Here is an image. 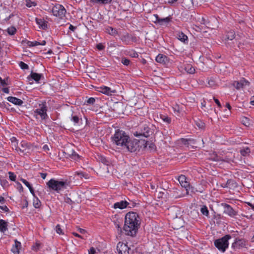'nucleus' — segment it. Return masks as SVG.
I'll list each match as a JSON object with an SVG mask.
<instances>
[{"instance_id":"1","label":"nucleus","mask_w":254,"mask_h":254,"mask_svg":"<svg viewBox=\"0 0 254 254\" xmlns=\"http://www.w3.org/2000/svg\"><path fill=\"white\" fill-rule=\"evenodd\" d=\"M140 225L138 215L134 212H129L125 216L124 230L127 235L133 236L137 232Z\"/></svg>"},{"instance_id":"2","label":"nucleus","mask_w":254,"mask_h":254,"mask_svg":"<svg viewBox=\"0 0 254 254\" xmlns=\"http://www.w3.org/2000/svg\"><path fill=\"white\" fill-rule=\"evenodd\" d=\"M48 188L57 193L67 189L69 182L66 180L51 179L46 183Z\"/></svg>"},{"instance_id":"3","label":"nucleus","mask_w":254,"mask_h":254,"mask_svg":"<svg viewBox=\"0 0 254 254\" xmlns=\"http://www.w3.org/2000/svg\"><path fill=\"white\" fill-rule=\"evenodd\" d=\"M147 142L144 139H129L124 146L130 152L139 151L141 149L147 147Z\"/></svg>"},{"instance_id":"4","label":"nucleus","mask_w":254,"mask_h":254,"mask_svg":"<svg viewBox=\"0 0 254 254\" xmlns=\"http://www.w3.org/2000/svg\"><path fill=\"white\" fill-rule=\"evenodd\" d=\"M129 139V136L124 131L120 129L116 130L112 137L113 143L121 147H124Z\"/></svg>"},{"instance_id":"5","label":"nucleus","mask_w":254,"mask_h":254,"mask_svg":"<svg viewBox=\"0 0 254 254\" xmlns=\"http://www.w3.org/2000/svg\"><path fill=\"white\" fill-rule=\"evenodd\" d=\"M231 238V235H226L221 238L215 240L214 241V245L220 252L224 253L228 248L229 240Z\"/></svg>"},{"instance_id":"6","label":"nucleus","mask_w":254,"mask_h":254,"mask_svg":"<svg viewBox=\"0 0 254 254\" xmlns=\"http://www.w3.org/2000/svg\"><path fill=\"white\" fill-rule=\"evenodd\" d=\"M49 12H52L53 15L60 19H63L65 16L66 10L64 7L60 4L56 3L53 6L52 8H49L47 10Z\"/></svg>"},{"instance_id":"7","label":"nucleus","mask_w":254,"mask_h":254,"mask_svg":"<svg viewBox=\"0 0 254 254\" xmlns=\"http://www.w3.org/2000/svg\"><path fill=\"white\" fill-rule=\"evenodd\" d=\"M47 106L45 101L42 102L39 104V108L34 111V117L38 119V115H39L42 120H45L48 118L47 113Z\"/></svg>"},{"instance_id":"8","label":"nucleus","mask_w":254,"mask_h":254,"mask_svg":"<svg viewBox=\"0 0 254 254\" xmlns=\"http://www.w3.org/2000/svg\"><path fill=\"white\" fill-rule=\"evenodd\" d=\"M178 180L181 186L185 189L186 194H189L190 191H191L193 193L195 192L196 190H194V188L190 186V184L187 181V178L185 175H181L179 176Z\"/></svg>"},{"instance_id":"9","label":"nucleus","mask_w":254,"mask_h":254,"mask_svg":"<svg viewBox=\"0 0 254 254\" xmlns=\"http://www.w3.org/2000/svg\"><path fill=\"white\" fill-rule=\"evenodd\" d=\"M122 41L126 45H129L131 43L137 42V38L134 35L126 33L122 35L120 38Z\"/></svg>"},{"instance_id":"10","label":"nucleus","mask_w":254,"mask_h":254,"mask_svg":"<svg viewBox=\"0 0 254 254\" xmlns=\"http://www.w3.org/2000/svg\"><path fill=\"white\" fill-rule=\"evenodd\" d=\"M247 242L244 239L236 238L232 244V248L235 250H238L244 248H246Z\"/></svg>"},{"instance_id":"11","label":"nucleus","mask_w":254,"mask_h":254,"mask_svg":"<svg viewBox=\"0 0 254 254\" xmlns=\"http://www.w3.org/2000/svg\"><path fill=\"white\" fill-rule=\"evenodd\" d=\"M151 133V131L150 128L146 126H143L140 131H137L134 133V136L140 137L143 136L145 137H148L150 136Z\"/></svg>"},{"instance_id":"12","label":"nucleus","mask_w":254,"mask_h":254,"mask_svg":"<svg viewBox=\"0 0 254 254\" xmlns=\"http://www.w3.org/2000/svg\"><path fill=\"white\" fill-rule=\"evenodd\" d=\"M250 82L245 78H242L239 81H234L232 85L236 89L240 90L243 88L245 86L249 85Z\"/></svg>"},{"instance_id":"13","label":"nucleus","mask_w":254,"mask_h":254,"mask_svg":"<svg viewBox=\"0 0 254 254\" xmlns=\"http://www.w3.org/2000/svg\"><path fill=\"white\" fill-rule=\"evenodd\" d=\"M221 205L224 208V213L232 217L237 215V212L229 204L222 203Z\"/></svg>"},{"instance_id":"14","label":"nucleus","mask_w":254,"mask_h":254,"mask_svg":"<svg viewBox=\"0 0 254 254\" xmlns=\"http://www.w3.org/2000/svg\"><path fill=\"white\" fill-rule=\"evenodd\" d=\"M27 79L29 81L32 79L34 80L36 83H40V81L41 80H43L44 79V76L42 73H38L31 71L30 75L28 76Z\"/></svg>"},{"instance_id":"15","label":"nucleus","mask_w":254,"mask_h":254,"mask_svg":"<svg viewBox=\"0 0 254 254\" xmlns=\"http://www.w3.org/2000/svg\"><path fill=\"white\" fill-rule=\"evenodd\" d=\"M97 91L108 96L112 95L116 93V90H112L111 88L104 85L98 87Z\"/></svg>"},{"instance_id":"16","label":"nucleus","mask_w":254,"mask_h":254,"mask_svg":"<svg viewBox=\"0 0 254 254\" xmlns=\"http://www.w3.org/2000/svg\"><path fill=\"white\" fill-rule=\"evenodd\" d=\"M170 17H167L164 18H160L157 14H154L153 15L152 21L155 23H158L162 25L164 23H168L171 21Z\"/></svg>"},{"instance_id":"17","label":"nucleus","mask_w":254,"mask_h":254,"mask_svg":"<svg viewBox=\"0 0 254 254\" xmlns=\"http://www.w3.org/2000/svg\"><path fill=\"white\" fill-rule=\"evenodd\" d=\"M128 250L129 248L126 244L119 243L117 245V251L119 254H127Z\"/></svg>"},{"instance_id":"18","label":"nucleus","mask_w":254,"mask_h":254,"mask_svg":"<svg viewBox=\"0 0 254 254\" xmlns=\"http://www.w3.org/2000/svg\"><path fill=\"white\" fill-rule=\"evenodd\" d=\"M182 191L183 190H181L178 189H173V190L171 191V195H172V197L175 199L184 197L187 194L186 192L185 193H183Z\"/></svg>"},{"instance_id":"19","label":"nucleus","mask_w":254,"mask_h":254,"mask_svg":"<svg viewBox=\"0 0 254 254\" xmlns=\"http://www.w3.org/2000/svg\"><path fill=\"white\" fill-rule=\"evenodd\" d=\"M129 204V203L126 200H122L119 202H117L114 203L113 208L114 209H123L126 208L127 205Z\"/></svg>"},{"instance_id":"20","label":"nucleus","mask_w":254,"mask_h":254,"mask_svg":"<svg viewBox=\"0 0 254 254\" xmlns=\"http://www.w3.org/2000/svg\"><path fill=\"white\" fill-rule=\"evenodd\" d=\"M7 100L15 105L21 106L23 102L22 100L13 96H9L6 98Z\"/></svg>"},{"instance_id":"21","label":"nucleus","mask_w":254,"mask_h":254,"mask_svg":"<svg viewBox=\"0 0 254 254\" xmlns=\"http://www.w3.org/2000/svg\"><path fill=\"white\" fill-rule=\"evenodd\" d=\"M155 60L157 63L166 64L168 62V58L165 55L159 54L156 56Z\"/></svg>"},{"instance_id":"22","label":"nucleus","mask_w":254,"mask_h":254,"mask_svg":"<svg viewBox=\"0 0 254 254\" xmlns=\"http://www.w3.org/2000/svg\"><path fill=\"white\" fill-rule=\"evenodd\" d=\"M26 44L28 47H32L37 46L39 45L44 46L46 44V42L45 40H43L41 42H39L37 41H27Z\"/></svg>"},{"instance_id":"23","label":"nucleus","mask_w":254,"mask_h":254,"mask_svg":"<svg viewBox=\"0 0 254 254\" xmlns=\"http://www.w3.org/2000/svg\"><path fill=\"white\" fill-rule=\"evenodd\" d=\"M196 22L198 24L203 25L206 27H208L209 26V21L208 19H206L203 16H198L196 18Z\"/></svg>"},{"instance_id":"24","label":"nucleus","mask_w":254,"mask_h":254,"mask_svg":"<svg viewBox=\"0 0 254 254\" xmlns=\"http://www.w3.org/2000/svg\"><path fill=\"white\" fill-rule=\"evenodd\" d=\"M35 21L40 28H42V29H46L47 28V22L44 19L36 18Z\"/></svg>"},{"instance_id":"25","label":"nucleus","mask_w":254,"mask_h":254,"mask_svg":"<svg viewBox=\"0 0 254 254\" xmlns=\"http://www.w3.org/2000/svg\"><path fill=\"white\" fill-rule=\"evenodd\" d=\"M105 30L106 33L114 37L118 34L116 29L109 26H106L105 28Z\"/></svg>"},{"instance_id":"26","label":"nucleus","mask_w":254,"mask_h":254,"mask_svg":"<svg viewBox=\"0 0 254 254\" xmlns=\"http://www.w3.org/2000/svg\"><path fill=\"white\" fill-rule=\"evenodd\" d=\"M177 37L180 41L184 43L188 42V36L182 32H178L177 34Z\"/></svg>"},{"instance_id":"27","label":"nucleus","mask_w":254,"mask_h":254,"mask_svg":"<svg viewBox=\"0 0 254 254\" xmlns=\"http://www.w3.org/2000/svg\"><path fill=\"white\" fill-rule=\"evenodd\" d=\"M8 223L3 219H0V231L4 233L8 230Z\"/></svg>"},{"instance_id":"28","label":"nucleus","mask_w":254,"mask_h":254,"mask_svg":"<svg viewBox=\"0 0 254 254\" xmlns=\"http://www.w3.org/2000/svg\"><path fill=\"white\" fill-rule=\"evenodd\" d=\"M227 188L234 189L237 187V183L233 180L228 179L226 182Z\"/></svg>"},{"instance_id":"29","label":"nucleus","mask_w":254,"mask_h":254,"mask_svg":"<svg viewBox=\"0 0 254 254\" xmlns=\"http://www.w3.org/2000/svg\"><path fill=\"white\" fill-rule=\"evenodd\" d=\"M235 37V33L233 30H230L228 32L226 36L224 37L223 40H232Z\"/></svg>"},{"instance_id":"30","label":"nucleus","mask_w":254,"mask_h":254,"mask_svg":"<svg viewBox=\"0 0 254 254\" xmlns=\"http://www.w3.org/2000/svg\"><path fill=\"white\" fill-rule=\"evenodd\" d=\"M69 157L75 161L78 160L80 156L78 155L74 150H72L70 151V153L68 154Z\"/></svg>"},{"instance_id":"31","label":"nucleus","mask_w":254,"mask_h":254,"mask_svg":"<svg viewBox=\"0 0 254 254\" xmlns=\"http://www.w3.org/2000/svg\"><path fill=\"white\" fill-rule=\"evenodd\" d=\"M195 126H196L199 129H204L205 127V124L201 120L197 119L194 120Z\"/></svg>"},{"instance_id":"32","label":"nucleus","mask_w":254,"mask_h":254,"mask_svg":"<svg viewBox=\"0 0 254 254\" xmlns=\"http://www.w3.org/2000/svg\"><path fill=\"white\" fill-rule=\"evenodd\" d=\"M240 152L242 156H247L250 153L251 150L249 147H244L241 149Z\"/></svg>"},{"instance_id":"33","label":"nucleus","mask_w":254,"mask_h":254,"mask_svg":"<svg viewBox=\"0 0 254 254\" xmlns=\"http://www.w3.org/2000/svg\"><path fill=\"white\" fill-rule=\"evenodd\" d=\"M185 70L189 73L193 74L195 72L194 68L190 64H187L185 66Z\"/></svg>"},{"instance_id":"34","label":"nucleus","mask_w":254,"mask_h":254,"mask_svg":"<svg viewBox=\"0 0 254 254\" xmlns=\"http://www.w3.org/2000/svg\"><path fill=\"white\" fill-rule=\"evenodd\" d=\"M33 205L35 208H39L41 206V202L37 196L33 199Z\"/></svg>"},{"instance_id":"35","label":"nucleus","mask_w":254,"mask_h":254,"mask_svg":"<svg viewBox=\"0 0 254 254\" xmlns=\"http://www.w3.org/2000/svg\"><path fill=\"white\" fill-rule=\"evenodd\" d=\"M160 119L165 123L170 124L171 122V118L166 115L161 114L160 115Z\"/></svg>"},{"instance_id":"36","label":"nucleus","mask_w":254,"mask_h":254,"mask_svg":"<svg viewBox=\"0 0 254 254\" xmlns=\"http://www.w3.org/2000/svg\"><path fill=\"white\" fill-rule=\"evenodd\" d=\"M21 147L24 149H30L31 148V144L30 143H28L25 140H22L20 143Z\"/></svg>"},{"instance_id":"37","label":"nucleus","mask_w":254,"mask_h":254,"mask_svg":"<svg viewBox=\"0 0 254 254\" xmlns=\"http://www.w3.org/2000/svg\"><path fill=\"white\" fill-rule=\"evenodd\" d=\"M112 0H91V2L94 3L107 4L110 3Z\"/></svg>"},{"instance_id":"38","label":"nucleus","mask_w":254,"mask_h":254,"mask_svg":"<svg viewBox=\"0 0 254 254\" xmlns=\"http://www.w3.org/2000/svg\"><path fill=\"white\" fill-rule=\"evenodd\" d=\"M6 31L9 35H14L16 33L17 30L15 27L11 26L7 29Z\"/></svg>"},{"instance_id":"39","label":"nucleus","mask_w":254,"mask_h":254,"mask_svg":"<svg viewBox=\"0 0 254 254\" xmlns=\"http://www.w3.org/2000/svg\"><path fill=\"white\" fill-rule=\"evenodd\" d=\"M98 160L99 161H100L105 165H108L109 164V161L107 159V158L105 157L102 155H98Z\"/></svg>"},{"instance_id":"40","label":"nucleus","mask_w":254,"mask_h":254,"mask_svg":"<svg viewBox=\"0 0 254 254\" xmlns=\"http://www.w3.org/2000/svg\"><path fill=\"white\" fill-rule=\"evenodd\" d=\"M173 109L175 114L177 115H179L182 110L181 108L178 104H175L173 106Z\"/></svg>"},{"instance_id":"41","label":"nucleus","mask_w":254,"mask_h":254,"mask_svg":"<svg viewBox=\"0 0 254 254\" xmlns=\"http://www.w3.org/2000/svg\"><path fill=\"white\" fill-rule=\"evenodd\" d=\"M71 121L73 122L74 123V125H78L80 120L79 117L77 115H72L71 119Z\"/></svg>"},{"instance_id":"42","label":"nucleus","mask_w":254,"mask_h":254,"mask_svg":"<svg viewBox=\"0 0 254 254\" xmlns=\"http://www.w3.org/2000/svg\"><path fill=\"white\" fill-rule=\"evenodd\" d=\"M75 174L78 176H79L80 178H84L85 179H87L89 178L88 174H87L85 173H84L83 172H81V171H80V172L77 171L75 172Z\"/></svg>"},{"instance_id":"43","label":"nucleus","mask_w":254,"mask_h":254,"mask_svg":"<svg viewBox=\"0 0 254 254\" xmlns=\"http://www.w3.org/2000/svg\"><path fill=\"white\" fill-rule=\"evenodd\" d=\"M200 212L203 215L205 216H207L209 215V211L207 207L205 205H203L200 208Z\"/></svg>"},{"instance_id":"44","label":"nucleus","mask_w":254,"mask_h":254,"mask_svg":"<svg viewBox=\"0 0 254 254\" xmlns=\"http://www.w3.org/2000/svg\"><path fill=\"white\" fill-rule=\"evenodd\" d=\"M36 2L32 1L30 0H26V5L28 7H31L32 6H35L36 5Z\"/></svg>"},{"instance_id":"45","label":"nucleus","mask_w":254,"mask_h":254,"mask_svg":"<svg viewBox=\"0 0 254 254\" xmlns=\"http://www.w3.org/2000/svg\"><path fill=\"white\" fill-rule=\"evenodd\" d=\"M242 124L245 126L248 127L250 125V122L249 119L246 117H244L242 119L241 121Z\"/></svg>"},{"instance_id":"46","label":"nucleus","mask_w":254,"mask_h":254,"mask_svg":"<svg viewBox=\"0 0 254 254\" xmlns=\"http://www.w3.org/2000/svg\"><path fill=\"white\" fill-rule=\"evenodd\" d=\"M0 184L3 187V188H6L7 187L9 186V184H8V181L5 180V179H0Z\"/></svg>"},{"instance_id":"47","label":"nucleus","mask_w":254,"mask_h":254,"mask_svg":"<svg viewBox=\"0 0 254 254\" xmlns=\"http://www.w3.org/2000/svg\"><path fill=\"white\" fill-rule=\"evenodd\" d=\"M55 230L56 232L60 235L64 234L63 230L62 229L61 225L60 224L57 225V226H56Z\"/></svg>"},{"instance_id":"48","label":"nucleus","mask_w":254,"mask_h":254,"mask_svg":"<svg viewBox=\"0 0 254 254\" xmlns=\"http://www.w3.org/2000/svg\"><path fill=\"white\" fill-rule=\"evenodd\" d=\"M8 81V78L2 79L0 77V83L2 86H5L8 85L7 81Z\"/></svg>"},{"instance_id":"49","label":"nucleus","mask_w":254,"mask_h":254,"mask_svg":"<svg viewBox=\"0 0 254 254\" xmlns=\"http://www.w3.org/2000/svg\"><path fill=\"white\" fill-rule=\"evenodd\" d=\"M9 178L12 181H15L16 176L12 172H8Z\"/></svg>"},{"instance_id":"50","label":"nucleus","mask_w":254,"mask_h":254,"mask_svg":"<svg viewBox=\"0 0 254 254\" xmlns=\"http://www.w3.org/2000/svg\"><path fill=\"white\" fill-rule=\"evenodd\" d=\"M19 65L20 68L22 69H28L29 68L28 64L23 62H20Z\"/></svg>"},{"instance_id":"51","label":"nucleus","mask_w":254,"mask_h":254,"mask_svg":"<svg viewBox=\"0 0 254 254\" xmlns=\"http://www.w3.org/2000/svg\"><path fill=\"white\" fill-rule=\"evenodd\" d=\"M128 55L132 58H137L138 57V53L134 50L129 51Z\"/></svg>"},{"instance_id":"52","label":"nucleus","mask_w":254,"mask_h":254,"mask_svg":"<svg viewBox=\"0 0 254 254\" xmlns=\"http://www.w3.org/2000/svg\"><path fill=\"white\" fill-rule=\"evenodd\" d=\"M95 102V99L93 97H90L86 101V104H90V105H93Z\"/></svg>"},{"instance_id":"53","label":"nucleus","mask_w":254,"mask_h":254,"mask_svg":"<svg viewBox=\"0 0 254 254\" xmlns=\"http://www.w3.org/2000/svg\"><path fill=\"white\" fill-rule=\"evenodd\" d=\"M20 181L29 189L30 188L32 187V186L30 185V184L25 179L21 178L20 179Z\"/></svg>"},{"instance_id":"54","label":"nucleus","mask_w":254,"mask_h":254,"mask_svg":"<svg viewBox=\"0 0 254 254\" xmlns=\"http://www.w3.org/2000/svg\"><path fill=\"white\" fill-rule=\"evenodd\" d=\"M121 62L123 64L127 66L129 64L130 61L126 58H123L122 59Z\"/></svg>"},{"instance_id":"55","label":"nucleus","mask_w":254,"mask_h":254,"mask_svg":"<svg viewBox=\"0 0 254 254\" xmlns=\"http://www.w3.org/2000/svg\"><path fill=\"white\" fill-rule=\"evenodd\" d=\"M145 142L148 143H147V146H148L149 148L151 150H154L155 149V145L154 143L147 141H145Z\"/></svg>"},{"instance_id":"56","label":"nucleus","mask_w":254,"mask_h":254,"mask_svg":"<svg viewBox=\"0 0 254 254\" xmlns=\"http://www.w3.org/2000/svg\"><path fill=\"white\" fill-rule=\"evenodd\" d=\"M105 47L102 43H99L97 44L96 46L97 49L99 51L104 50L105 49Z\"/></svg>"},{"instance_id":"57","label":"nucleus","mask_w":254,"mask_h":254,"mask_svg":"<svg viewBox=\"0 0 254 254\" xmlns=\"http://www.w3.org/2000/svg\"><path fill=\"white\" fill-rule=\"evenodd\" d=\"M19 249H19V248L12 247V248L11 249V251L14 254H19Z\"/></svg>"},{"instance_id":"58","label":"nucleus","mask_w":254,"mask_h":254,"mask_svg":"<svg viewBox=\"0 0 254 254\" xmlns=\"http://www.w3.org/2000/svg\"><path fill=\"white\" fill-rule=\"evenodd\" d=\"M115 225L116 226V228L117 229L118 232H119L120 233H121L122 232V227H121V225L119 223L116 222V223H115Z\"/></svg>"},{"instance_id":"59","label":"nucleus","mask_w":254,"mask_h":254,"mask_svg":"<svg viewBox=\"0 0 254 254\" xmlns=\"http://www.w3.org/2000/svg\"><path fill=\"white\" fill-rule=\"evenodd\" d=\"M0 209L4 212H8L9 211L8 208L6 205L0 206Z\"/></svg>"},{"instance_id":"60","label":"nucleus","mask_w":254,"mask_h":254,"mask_svg":"<svg viewBox=\"0 0 254 254\" xmlns=\"http://www.w3.org/2000/svg\"><path fill=\"white\" fill-rule=\"evenodd\" d=\"M20 246L21 243L18 242L16 240H15V244L13 247L20 249Z\"/></svg>"},{"instance_id":"61","label":"nucleus","mask_w":254,"mask_h":254,"mask_svg":"<svg viewBox=\"0 0 254 254\" xmlns=\"http://www.w3.org/2000/svg\"><path fill=\"white\" fill-rule=\"evenodd\" d=\"M213 100H214L215 103L217 105V106L219 107H221V103H220V101L218 100V99H217L215 98L214 97H213Z\"/></svg>"},{"instance_id":"62","label":"nucleus","mask_w":254,"mask_h":254,"mask_svg":"<svg viewBox=\"0 0 254 254\" xmlns=\"http://www.w3.org/2000/svg\"><path fill=\"white\" fill-rule=\"evenodd\" d=\"M95 250L93 247H91L88 252V254H95Z\"/></svg>"},{"instance_id":"63","label":"nucleus","mask_w":254,"mask_h":254,"mask_svg":"<svg viewBox=\"0 0 254 254\" xmlns=\"http://www.w3.org/2000/svg\"><path fill=\"white\" fill-rule=\"evenodd\" d=\"M64 201L68 204H71L72 203V200L69 197H66L64 199Z\"/></svg>"},{"instance_id":"64","label":"nucleus","mask_w":254,"mask_h":254,"mask_svg":"<svg viewBox=\"0 0 254 254\" xmlns=\"http://www.w3.org/2000/svg\"><path fill=\"white\" fill-rule=\"evenodd\" d=\"M76 29V27L71 25V24H70L69 26V29L71 31L74 32L75 29Z\"/></svg>"}]
</instances>
